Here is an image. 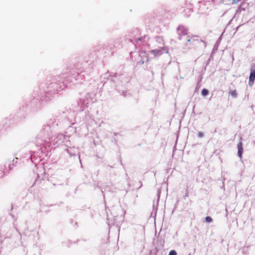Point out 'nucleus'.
Wrapping results in <instances>:
<instances>
[{"instance_id": "f257e3e1", "label": "nucleus", "mask_w": 255, "mask_h": 255, "mask_svg": "<svg viewBox=\"0 0 255 255\" xmlns=\"http://www.w3.org/2000/svg\"><path fill=\"white\" fill-rule=\"evenodd\" d=\"M255 79V69H251V73L249 77V84L252 86Z\"/></svg>"}, {"instance_id": "f03ea898", "label": "nucleus", "mask_w": 255, "mask_h": 255, "mask_svg": "<svg viewBox=\"0 0 255 255\" xmlns=\"http://www.w3.org/2000/svg\"><path fill=\"white\" fill-rule=\"evenodd\" d=\"M177 31L180 35H186L187 33V30L183 26H179L177 28Z\"/></svg>"}, {"instance_id": "7ed1b4c3", "label": "nucleus", "mask_w": 255, "mask_h": 255, "mask_svg": "<svg viewBox=\"0 0 255 255\" xmlns=\"http://www.w3.org/2000/svg\"><path fill=\"white\" fill-rule=\"evenodd\" d=\"M237 147H238V156L240 158H241L242 157V153H243V144H242V142H240L238 144Z\"/></svg>"}, {"instance_id": "20e7f679", "label": "nucleus", "mask_w": 255, "mask_h": 255, "mask_svg": "<svg viewBox=\"0 0 255 255\" xmlns=\"http://www.w3.org/2000/svg\"><path fill=\"white\" fill-rule=\"evenodd\" d=\"M150 52L151 53H153L154 55V56L160 55L162 53L161 50H159V49L152 50L150 51Z\"/></svg>"}, {"instance_id": "39448f33", "label": "nucleus", "mask_w": 255, "mask_h": 255, "mask_svg": "<svg viewBox=\"0 0 255 255\" xmlns=\"http://www.w3.org/2000/svg\"><path fill=\"white\" fill-rule=\"evenodd\" d=\"M208 91L206 89H204L202 90L201 94L203 96H206L208 94Z\"/></svg>"}, {"instance_id": "423d86ee", "label": "nucleus", "mask_w": 255, "mask_h": 255, "mask_svg": "<svg viewBox=\"0 0 255 255\" xmlns=\"http://www.w3.org/2000/svg\"><path fill=\"white\" fill-rule=\"evenodd\" d=\"M156 40L157 41L159 42H162L163 43V45L164 44V40L162 37L161 36H157L156 37Z\"/></svg>"}, {"instance_id": "0eeeda50", "label": "nucleus", "mask_w": 255, "mask_h": 255, "mask_svg": "<svg viewBox=\"0 0 255 255\" xmlns=\"http://www.w3.org/2000/svg\"><path fill=\"white\" fill-rule=\"evenodd\" d=\"M230 94L233 97H236L237 96V95L236 90H234V91H231L230 92Z\"/></svg>"}, {"instance_id": "6e6552de", "label": "nucleus", "mask_w": 255, "mask_h": 255, "mask_svg": "<svg viewBox=\"0 0 255 255\" xmlns=\"http://www.w3.org/2000/svg\"><path fill=\"white\" fill-rule=\"evenodd\" d=\"M205 220L207 222L210 223L212 221V219L210 217L208 216L206 217Z\"/></svg>"}, {"instance_id": "1a4fd4ad", "label": "nucleus", "mask_w": 255, "mask_h": 255, "mask_svg": "<svg viewBox=\"0 0 255 255\" xmlns=\"http://www.w3.org/2000/svg\"><path fill=\"white\" fill-rule=\"evenodd\" d=\"M169 255H177V253L174 250L170 251Z\"/></svg>"}, {"instance_id": "9d476101", "label": "nucleus", "mask_w": 255, "mask_h": 255, "mask_svg": "<svg viewBox=\"0 0 255 255\" xmlns=\"http://www.w3.org/2000/svg\"><path fill=\"white\" fill-rule=\"evenodd\" d=\"M203 136H204V134L202 132H199L198 133V136L199 137H202Z\"/></svg>"}, {"instance_id": "9b49d317", "label": "nucleus", "mask_w": 255, "mask_h": 255, "mask_svg": "<svg viewBox=\"0 0 255 255\" xmlns=\"http://www.w3.org/2000/svg\"><path fill=\"white\" fill-rule=\"evenodd\" d=\"M142 40V37H139L136 40V42L138 43L139 41H141Z\"/></svg>"}, {"instance_id": "f8f14e48", "label": "nucleus", "mask_w": 255, "mask_h": 255, "mask_svg": "<svg viewBox=\"0 0 255 255\" xmlns=\"http://www.w3.org/2000/svg\"><path fill=\"white\" fill-rule=\"evenodd\" d=\"M234 3H237L238 2L241 1V0H233Z\"/></svg>"}]
</instances>
